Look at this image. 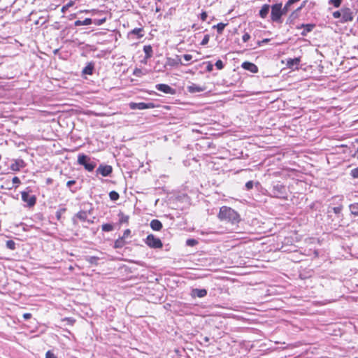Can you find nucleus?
Returning <instances> with one entry per match:
<instances>
[{
	"label": "nucleus",
	"mask_w": 358,
	"mask_h": 358,
	"mask_svg": "<svg viewBox=\"0 0 358 358\" xmlns=\"http://www.w3.org/2000/svg\"><path fill=\"white\" fill-rule=\"evenodd\" d=\"M92 23V20L91 18H85L84 20H76L74 22L75 26L79 27L83 25H90Z\"/></svg>",
	"instance_id": "22"
},
{
	"label": "nucleus",
	"mask_w": 358,
	"mask_h": 358,
	"mask_svg": "<svg viewBox=\"0 0 358 358\" xmlns=\"http://www.w3.org/2000/svg\"><path fill=\"white\" fill-rule=\"evenodd\" d=\"M315 26V25L314 24H302L300 27H298L297 29L303 28L301 34L304 36H306L308 32H310Z\"/></svg>",
	"instance_id": "14"
},
{
	"label": "nucleus",
	"mask_w": 358,
	"mask_h": 358,
	"mask_svg": "<svg viewBox=\"0 0 358 358\" xmlns=\"http://www.w3.org/2000/svg\"><path fill=\"white\" fill-rule=\"evenodd\" d=\"M76 183V181L75 180H69L67 182H66V186L68 187H71L73 185H74Z\"/></svg>",
	"instance_id": "53"
},
{
	"label": "nucleus",
	"mask_w": 358,
	"mask_h": 358,
	"mask_svg": "<svg viewBox=\"0 0 358 358\" xmlns=\"http://www.w3.org/2000/svg\"><path fill=\"white\" fill-rule=\"evenodd\" d=\"M129 108L132 110H145L155 108V104L152 102L144 103V102H131L129 104Z\"/></svg>",
	"instance_id": "6"
},
{
	"label": "nucleus",
	"mask_w": 358,
	"mask_h": 358,
	"mask_svg": "<svg viewBox=\"0 0 358 358\" xmlns=\"http://www.w3.org/2000/svg\"><path fill=\"white\" fill-rule=\"evenodd\" d=\"M262 44H263V43H261V41H257V45H258V46H261Z\"/></svg>",
	"instance_id": "58"
},
{
	"label": "nucleus",
	"mask_w": 358,
	"mask_h": 358,
	"mask_svg": "<svg viewBox=\"0 0 358 358\" xmlns=\"http://www.w3.org/2000/svg\"><path fill=\"white\" fill-rule=\"evenodd\" d=\"M353 20V15L350 8H345L342 9L341 22H351Z\"/></svg>",
	"instance_id": "8"
},
{
	"label": "nucleus",
	"mask_w": 358,
	"mask_h": 358,
	"mask_svg": "<svg viewBox=\"0 0 358 358\" xmlns=\"http://www.w3.org/2000/svg\"><path fill=\"white\" fill-rule=\"evenodd\" d=\"M162 227V223L158 220H152L150 222V227L154 231H160Z\"/></svg>",
	"instance_id": "17"
},
{
	"label": "nucleus",
	"mask_w": 358,
	"mask_h": 358,
	"mask_svg": "<svg viewBox=\"0 0 358 358\" xmlns=\"http://www.w3.org/2000/svg\"><path fill=\"white\" fill-rule=\"evenodd\" d=\"M90 213H87V211L81 210L79 211L76 215V217L78 218L81 221H87L88 222H90V220H87V216Z\"/></svg>",
	"instance_id": "21"
},
{
	"label": "nucleus",
	"mask_w": 358,
	"mask_h": 358,
	"mask_svg": "<svg viewBox=\"0 0 358 358\" xmlns=\"http://www.w3.org/2000/svg\"><path fill=\"white\" fill-rule=\"evenodd\" d=\"M118 217L120 223H128L129 219V215H124L123 213L120 212Z\"/></svg>",
	"instance_id": "27"
},
{
	"label": "nucleus",
	"mask_w": 358,
	"mask_h": 358,
	"mask_svg": "<svg viewBox=\"0 0 358 358\" xmlns=\"http://www.w3.org/2000/svg\"><path fill=\"white\" fill-rule=\"evenodd\" d=\"M188 90L189 92L194 93V92H200L203 91V88L201 87L196 85L195 84H193L192 85H190L188 87Z\"/></svg>",
	"instance_id": "24"
},
{
	"label": "nucleus",
	"mask_w": 358,
	"mask_h": 358,
	"mask_svg": "<svg viewBox=\"0 0 358 358\" xmlns=\"http://www.w3.org/2000/svg\"><path fill=\"white\" fill-rule=\"evenodd\" d=\"M197 243H198V241L193 238L187 239L186 241L187 245L192 246V247L196 245Z\"/></svg>",
	"instance_id": "34"
},
{
	"label": "nucleus",
	"mask_w": 358,
	"mask_h": 358,
	"mask_svg": "<svg viewBox=\"0 0 358 358\" xmlns=\"http://www.w3.org/2000/svg\"><path fill=\"white\" fill-rule=\"evenodd\" d=\"M23 317L25 319V320H29L31 317V313H24L23 314Z\"/></svg>",
	"instance_id": "54"
},
{
	"label": "nucleus",
	"mask_w": 358,
	"mask_h": 358,
	"mask_svg": "<svg viewBox=\"0 0 358 358\" xmlns=\"http://www.w3.org/2000/svg\"><path fill=\"white\" fill-rule=\"evenodd\" d=\"M303 4L301 5L300 7H299L295 11L292 12V14L290 15V17H294V16L295 15L296 13L299 12V10H301V8H303Z\"/></svg>",
	"instance_id": "50"
},
{
	"label": "nucleus",
	"mask_w": 358,
	"mask_h": 358,
	"mask_svg": "<svg viewBox=\"0 0 358 358\" xmlns=\"http://www.w3.org/2000/svg\"><path fill=\"white\" fill-rule=\"evenodd\" d=\"M126 244V241L122 237H120L115 241L114 248H122Z\"/></svg>",
	"instance_id": "25"
},
{
	"label": "nucleus",
	"mask_w": 358,
	"mask_h": 358,
	"mask_svg": "<svg viewBox=\"0 0 358 358\" xmlns=\"http://www.w3.org/2000/svg\"><path fill=\"white\" fill-rule=\"evenodd\" d=\"M22 200L27 203L29 207L34 206L36 202V198L34 195H30L29 192H22Z\"/></svg>",
	"instance_id": "7"
},
{
	"label": "nucleus",
	"mask_w": 358,
	"mask_h": 358,
	"mask_svg": "<svg viewBox=\"0 0 358 358\" xmlns=\"http://www.w3.org/2000/svg\"><path fill=\"white\" fill-rule=\"evenodd\" d=\"M292 4H288V1L285 3V6L283 8H282V13L283 15L286 14L289 10V6H291Z\"/></svg>",
	"instance_id": "42"
},
{
	"label": "nucleus",
	"mask_w": 358,
	"mask_h": 358,
	"mask_svg": "<svg viewBox=\"0 0 358 358\" xmlns=\"http://www.w3.org/2000/svg\"><path fill=\"white\" fill-rule=\"evenodd\" d=\"M269 41H270V39H268V38H265V39H263L262 41H261V43H268Z\"/></svg>",
	"instance_id": "57"
},
{
	"label": "nucleus",
	"mask_w": 358,
	"mask_h": 358,
	"mask_svg": "<svg viewBox=\"0 0 358 358\" xmlns=\"http://www.w3.org/2000/svg\"><path fill=\"white\" fill-rule=\"evenodd\" d=\"M271 194L276 198H285L286 194V187L283 185L277 183L273 186Z\"/></svg>",
	"instance_id": "5"
},
{
	"label": "nucleus",
	"mask_w": 358,
	"mask_h": 358,
	"mask_svg": "<svg viewBox=\"0 0 358 358\" xmlns=\"http://www.w3.org/2000/svg\"><path fill=\"white\" fill-rule=\"evenodd\" d=\"M349 208L352 215L358 216V203L350 204Z\"/></svg>",
	"instance_id": "26"
},
{
	"label": "nucleus",
	"mask_w": 358,
	"mask_h": 358,
	"mask_svg": "<svg viewBox=\"0 0 358 358\" xmlns=\"http://www.w3.org/2000/svg\"><path fill=\"white\" fill-rule=\"evenodd\" d=\"M6 247L10 250L15 249V243L13 240H8L6 243Z\"/></svg>",
	"instance_id": "31"
},
{
	"label": "nucleus",
	"mask_w": 358,
	"mask_h": 358,
	"mask_svg": "<svg viewBox=\"0 0 358 358\" xmlns=\"http://www.w3.org/2000/svg\"><path fill=\"white\" fill-rule=\"evenodd\" d=\"M143 62H144L145 64H146V62H147V59H145L143 60Z\"/></svg>",
	"instance_id": "59"
},
{
	"label": "nucleus",
	"mask_w": 358,
	"mask_h": 358,
	"mask_svg": "<svg viewBox=\"0 0 358 358\" xmlns=\"http://www.w3.org/2000/svg\"><path fill=\"white\" fill-rule=\"evenodd\" d=\"M207 17H208V15H207V13L206 12H202L201 13V20L202 21H206V19H207Z\"/></svg>",
	"instance_id": "48"
},
{
	"label": "nucleus",
	"mask_w": 358,
	"mask_h": 358,
	"mask_svg": "<svg viewBox=\"0 0 358 358\" xmlns=\"http://www.w3.org/2000/svg\"><path fill=\"white\" fill-rule=\"evenodd\" d=\"M73 5V3L72 2H70L68 4H66V6H63L62 8V12H64V10L66 9H67L69 6H71Z\"/></svg>",
	"instance_id": "52"
},
{
	"label": "nucleus",
	"mask_w": 358,
	"mask_h": 358,
	"mask_svg": "<svg viewBox=\"0 0 358 358\" xmlns=\"http://www.w3.org/2000/svg\"><path fill=\"white\" fill-rule=\"evenodd\" d=\"M165 65L173 67V66H176L178 65H185V64L182 62L180 57L177 55L176 58L168 57L166 59Z\"/></svg>",
	"instance_id": "11"
},
{
	"label": "nucleus",
	"mask_w": 358,
	"mask_h": 358,
	"mask_svg": "<svg viewBox=\"0 0 358 358\" xmlns=\"http://www.w3.org/2000/svg\"><path fill=\"white\" fill-rule=\"evenodd\" d=\"M145 244L151 248H162L163 244L161 240L155 237L153 234H149L145 240Z\"/></svg>",
	"instance_id": "4"
},
{
	"label": "nucleus",
	"mask_w": 358,
	"mask_h": 358,
	"mask_svg": "<svg viewBox=\"0 0 358 358\" xmlns=\"http://www.w3.org/2000/svg\"><path fill=\"white\" fill-rule=\"evenodd\" d=\"M241 66L251 73H257L258 67L253 63L249 62H245L242 64Z\"/></svg>",
	"instance_id": "12"
},
{
	"label": "nucleus",
	"mask_w": 358,
	"mask_h": 358,
	"mask_svg": "<svg viewBox=\"0 0 358 358\" xmlns=\"http://www.w3.org/2000/svg\"><path fill=\"white\" fill-rule=\"evenodd\" d=\"M341 15H342V10L341 11H335L333 13V17L334 18H338V17H341Z\"/></svg>",
	"instance_id": "46"
},
{
	"label": "nucleus",
	"mask_w": 358,
	"mask_h": 358,
	"mask_svg": "<svg viewBox=\"0 0 358 358\" xmlns=\"http://www.w3.org/2000/svg\"><path fill=\"white\" fill-rule=\"evenodd\" d=\"M350 175L353 178H358V166L351 170Z\"/></svg>",
	"instance_id": "35"
},
{
	"label": "nucleus",
	"mask_w": 358,
	"mask_h": 358,
	"mask_svg": "<svg viewBox=\"0 0 358 358\" xmlns=\"http://www.w3.org/2000/svg\"><path fill=\"white\" fill-rule=\"evenodd\" d=\"M342 3V0H329V3L332 4L335 8H338Z\"/></svg>",
	"instance_id": "33"
},
{
	"label": "nucleus",
	"mask_w": 358,
	"mask_h": 358,
	"mask_svg": "<svg viewBox=\"0 0 358 358\" xmlns=\"http://www.w3.org/2000/svg\"><path fill=\"white\" fill-rule=\"evenodd\" d=\"M101 228L103 231H110L113 229V227L110 224H104Z\"/></svg>",
	"instance_id": "32"
},
{
	"label": "nucleus",
	"mask_w": 358,
	"mask_h": 358,
	"mask_svg": "<svg viewBox=\"0 0 358 358\" xmlns=\"http://www.w3.org/2000/svg\"><path fill=\"white\" fill-rule=\"evenodd\" d=\"M133 74L136 76H140L142 74V71L140 69H136Z\"/></svg>",
	"instance_id": "47"
},
{
	"label": "nucleus",
	"mask_w": 358,
	"mask_h": 358,
	"mask_svg": "<svg viewBox=\"0 0 358 358\" xmlns=\"http://www.w3.org/2000/svg\"><path fill=\"white\" fill-rule=\"evenodd\" d=\"M209 39H210V36H209V35H208V34L205 35V36H203V40H202V41H201V45H206V44L208 43Z\"/></svg>",
	"instance_id": "36"
},
{
	"label": "nucleus",
	"mask_w": 358,
	"mask_h": 358,
	"mask_svg": "<svg viewBox=\"0 0 358 358\" xmlns=\"http://www.w3.org/2000/svg\"><path fill=\"white\" fill-rule=\"evenodd\" d=\"M207 295V290L206 289H193L192 291V296L203 298Z\"/></svg>",
	"instance_id": "15"
},
{
	"label": "nucleus",
	"mask_w": 358,
	"mask_h": 358,
	"mask_svg": "<svg viewBox=\"0 0 358 358\" xmlns=\"http://www.w3.org/2000/svg\"><path fill=\"white\" fill-rule=\"evenodd\" d=\"M227 25V24H224L222 22L218 23L216 25H214L213 28H215L219 34H221L224 29V27Z\"/></svg>",
	"instance_id": "28"
},
{
	"label": "nucleus",
	"mask_w": 358,
	"mask_h": 358,
	"mask_svg": "<svg viewBox=\"0 0 358 358\" xmlns=\"http://www.w3.org/2000/svg\"><path fill=\"white\" fill-rule=\"evenodd\" d=\"M213 66L211 63L208 62L207 66H206V70L207 71H213Z\"/></svg>",
	"instance_id": "51"
},
{
	"label": "nucleus",
	"mask_w": 358,
	"mask_h": 358,
	"mask_svg": "<svg viewBox=\"0 0 358 358\" xmlns=\"http://www.w3.org/2000/svg\"><path fill=\"white\" fill-rule=\"evenodd\" d=\"M270 6L268 4H264L259 10V16L262 18H266L268 14Z\"/></svg>",
	"instance_id": "18"
},
{
	"label": "nucleus",
	"mask_w": 358,
	"mask_h": 358,
	"mask_svg": "<svg viewBox=\"0 0 358 358\" xmlns=\"http://www.w3.org/2000/svg\"><path fill=\"white\" fill-rule=\"evenodd\" d=\"M65 210H66L65 208H62L56 212V217L58 220H60L62 213H64L65 212Z\"/></svg>",
	"instance_id": "41"
},
{
	"label": "nucleus",
	"mask_w": 358,
	"mask_h": 358,
	"mask_svg": "<svg viewBox=\"0 0 358 358\" xmlns=\"http://www.w3.org/2000/svg\"><path fill=\"white\" fill-rule=\"evenodd\" d=\"M113 171L112 166L110 165H100L96 170L97 173H100L102 176H108Z\"/></svg>",
	"instance_id": "10"
},
{
	"label": "nucleus",
	"mask_w": 358,
	"mask_h": 358,
	"mask_svg": "<svg viewBox=\"0 0 358 358\" xmlns=\"http://www.w3.org/2000/svg\"><path fill=\"white\" fill-rule=\"evenodd\" d=\"M250 38V35L248 33H245L242 37L243 42H248Z\"/></svg>",
	"instance_id": "43"
},
{
	"label": "nucleus",
	"mask_w": 358,
	"mask_h": 358,
	"mask_svg": "<svg viewBox=\"0 0 358 358\" xmlns=\"http://www.w3.org/2000/svg\"><path fill=\"white\" fill-rule=\"evenodd\" d=\"M218 218L221 221L230 222L231 224H236L240 221L239 214L231 208L227 206L220 208Z\"/></svg>",
	"instance_id": "1"
},
{
	"label": "nucleus",
	"mask_w": 358,
	"mask_h": 358,
	"mask_svg": "<svg viewBox=\"0 0 358 358\" xmlns=\"http://www.w3.org/2000/svg\"><path fill=\"white\" fill-rule=\"evenodd\" d=\"M45 358H57V357L51 350H48L45 353Z\"/></svg>",
	"instance_id": "39"
},
{
	"label": "nucleus",
	"mask_w": 358,
	"mask_h": 358,
	"mask_svg": "<svg viewBox=\"0 0 358 358\" xmlns=\"http://www.w3.org/2000/svg\"><path fill=\"white\" fill-rule=\"evenodd\" d=\"M109 197L112 201H117L119 199L120 196L117 192L111 191L109 193Z\"/></svg>",
	"instance_id": "30"
},
{
	"label": "nucleus",
	"mask_w": 358,
	"mask_h": 358,
	"mask_svg": "<svg viewBox=\"0 0 358 358\" xmlns=\"http://www.w3.org/2000/svg\"><path fill=\"white\" fill-rule=\"evenodd\" d=\"M300 58L296 57L294 59H288L287 61V66L289 68H294V66H297L300 64Z\"/></svg>",
	"instance_id": "19"
},
{
	"label": "nucleus",
	"mask_w": 358,
	"mask_h": 358,
	"mask_svg": "<svg viewBox=\"0 0 358 358\" xmlns=\"http://www.w3.org/2000/svg\"><path fill=\"white\" fill-rule=\"evenodd\" d=\"M283 15L282 11V3H275L271 6V17L272 21L280 22L281 16Z\"/></svg>",
	"instance_id": "3"
},
{
	"label": "nucleus",
	"mask_w": 358,
	"mask_h": 358,
	"mask_svg": "<svg viewBox=\"0 0 358 358\" xmlns=\"http://www.w3.org/2000/svg\"><path fill=\"white\" fill-rule=\"evenodd\" d=\"M143 28H135L128 33V36H129V37H130L132 35H136L137 38H141L144 36L143 34Z\"/></svg>",
	"instance_id": "16"
},
{
	"label": "nucleus",
	"mask_w": 358,
	"mask_h": 358,
	"mask_svg": "<svg viewBox=\"0 0 358 358\" xmlns=\"http://www.w3.org/2000/svg\"><path fill=\"white\" fill-rule=\"evenodd\" d=\"M78 162L79 164L83 165L88 171H92L96 167V163L91 162L90 158L84 154L78 155Z\"/></svg>",
	"instance_id": "2"
},
{
	"label": "nucleus",
	"mask_w": 358,
	"mask_h": 358,
	"mask_svg": "<svg viewBox=\"0 0 358 358\" xmlns=\"http://www.w3.org/2000/svg\"><path fill=\"white\" fill-rule=\"evenodd\" d=\"M26 165L25 162L22 159H15L14 163L10 165V168L13 171H19L20 169L24 167Z\"/></svg>",
	"instance_id": "13"
},
{
	"label": "nucleus",
	"mask_w": 358,
	"mask_h": 358,
	"mask_svg": "<svg viewBox=\"0 0 358 358\" xmlns=\"http://www.w3.org/2000/svg\"><path fill=\"white\" fill-rule=\"evenodd\" d=\"M253 185H254L253 181L250 180L245 183V188L247 190H250L253 188Z\"/></svg>",
	"instance_id": "40"
},
{
	"label": "nucleus",
	"mask_w": 358,
	"mask_h": 358,
	"mask_svg": "<svg viewBox=\"0 0 358 358\" xmlns=\"http://www.w3.org/2000/svg\"><path fill=\"white\" fill-rule=\"evenodd\" d=\"M357 141H358V139H357ZM357 152H358V148H357Z\"/></svg>",
	"instance_id": "60"
},
{
	"label": "nucleus",
	"mask_w": 358,
	"mask_h": 358,
	"mask_svg": "<svg viewBox=\"0 0 358 358\" xmlns=\"http://www.w3.org/2000/svg\"><path fill=\"white\" fill-rule=\"evenodd\" d=\"M215 66L218 70L222 69L224 68L223 62L220 59H218L215 62Z\"/></svg>",
	"instance_id": "37"
},
{
	"label": "nucleus",
	"mask_w": 358,
	"mask_h": 358,
	"mask_svg": "<svg viewBox=\"0 0 358 358\" xmlns=\"http://www.w3.org/2000/svg\"><path fill=\"white\" fill-rule=\"evenodd\" d=\"M203 341L205 342V343H208L209 341H210V338L208 336H205L203 338Z\"/></svg>",
	"instance_id": "56"
},
{
	"label": "nucleus",
	"mask_w": 358,
	"mask_h": 358,
	"mask_svg": "<svg viewBox=\"0 0 358 358\" xmlns=\"http://www.w3.org/2000/svg\"><path fill=\"white\" fill-rule=\"evenodd\" d=\"M183 58L185 61L189 62L192 59V55L189 54H185L183 55Z\"/></svg>",
	"instance_id": "49"
},
{
	"label": "nucleus",
	"mask_w": 358,
	"mask_h": 358,
	"mask_svg": "<svg viewBox=\"0 0 358 358\" xmlns=\"http://www.w3.org/2000/svg\"><path fill=\"white\" fill-rule=\"evenodd\" d=\"M342 209H343V206H336V207H334L332 208V210L334 211V213L335 214H340L342 211Z\"/></svg>",
	"instance_id": "38"
},
{
	"label": "nucleus",
	"mask_w": 358,
	"mask_h": 358,
	"mask_svg": "<svg viewBox=\"0 0 358 358\" xmlns=\"http://www.w3.org/2000/svg\"><path fill=\"white\" fill-rule=\"evenodd\" d=\"M12 182H13V185H15V187H17L20 183V180L19 179V178L17 176H15L13 178Z\"/></svg>",
	"instance_id": "44"
},
{
	"label": "nucleus",
	"mask_w": 358,
	"mask_h": 358,
	"mask_svg": "<svg viewBox=\"0 0 358 358\" xmlns=\"http://www.w3.org/2000/svg\"><path fill=\"white\" fill-rule=\"evenodd\" d=\"M86 259L90 264H94V265H97L99 258L97 257H95V256H90V257H87L86 258Z\"/></svg>",
	"instance_id": "29"
},
{
	"label": "nucleus",
	"mask_w": 358,
	"mask_h": 358,
	"mask_svg": "<svg viewBox=\"0 0 358 358\" xmlns=\"http://www.w3.org/2000/svg\"><path fill=\"white\" fill-rule=\"evenodd\" d=\"M131 234V230L130 229H126L124 231V234H123V236H122V238H124L125 240L126 238H127L128 236H129Z\"/></svg>",
	"instance_id": "45"
},
{
	"label": "nucleus",
	"mask_w": 358,
	"mask_h": 358,
	"mask_svg": "<svg viewBox=\"0 0 358 358\" xmlns=\"http://www.w3.org/2000/svg\"><path fill=\"white\" fill-rule=\"evenodd\" d=\"M143 51L145 55V59H148L152 56V48L151 45H145L143 47Z\"/></svg>",
	"instance_id": "23"
},
{
	"label": "nucleus",
	"mask_w": 358,
	"mask_h": 358,
	"mask_svg": "<svg viewBox=\"0 0 358 358\" xmlns=\"http://www.w3.org/2000/svg\"><path fill=\"white\" fill-rule=\"evenodd\" d=\"M94 65L93 63L90 62L83 69V74L85 75H92L93 73Z\"/></svg>",
	"instance_id": "20"
},
{
	"label": "nucleus",
	"mask_w": 358,
	"mask_h": 358,
	"mask_svg": "<svg viewBox=\"0 0 358 358\" xmlns=\"http://www.w3.org/2000/svg\"><path fill=\"white\" fill-rule=\"evenodd\" d=\"M155 88L165 94H174L176 93V90L166 84H157Z\"/></svg>",
	"instance_id": "9"
},
{
	"label": "nucleus",
	"mask_w": 358,
	"mask_h": 358,
	"mask_svg": "<svg viewBox=\"0 0 358 358\" xmlns=\"http://www.w3.org/2000/svg\"><path fill=\"white\" fill-rule=\"evenodd\" d=\"M105 21H106L105 18L99 20V22L97 23H96V24H98V25L102 24L103 22H105Z\"/></svg>",
	"instance_id": "55"
}]
</instances>
